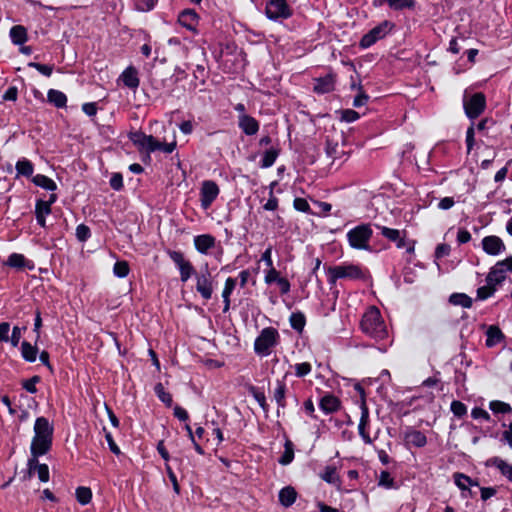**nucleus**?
Segmentation results:
<instances>
[{
    "label": "nucleus",
    "mask_w": 512,
    "mask_h": 512,
    "mask_svg": "<svg viewBox=\"0 0 512 512\" xmlns=\"http://www.w3.org/2000/svg\"><path fill=\"white\" fill-rule=\"evenodd\" d=\"M35 435L31 443V455L42 456L51 449L53 426L45 417H38L34 424Z\"/></svg>",
    "instance_id": "nucleus-1"
},
{
    "label": "nucleus",
    "mask_w": 512,
    "mask_h": 512,
    "mask_svg": "<svg viewBox=\"0 0 512 512\" xmlns=\"http://www.w3.org/2000/svg\"><path fill=\"white\" fill-rule=\"evenodd\" d=\"M360 327L363 333L375 340H383L387 337L388 331L380 310L371 306L362 316Z\"/></svg>",
    "instance_id": "nucleus-2"
},
{
    "label": "nucleus",
    "mask_w": 512,
    "mask_h": 512,
    "mask_svg": "<svg viewBox=\"0 0 512 512\" xmlns=\"http://www.w3.org/2000/svg\"><path fill=\"white\" fill-rule=\"evenodd\" d=\"M327 281L330 286L336 285L339 279L365 280L368 270L359 264L342 263L335 266L325 267Z\"/></svg>",
    "instance_id": "nucleus-3"
},
{
    "label": "nucleus",
    "mask_w": 512,
    "mask_h": 512,
    "mask_svg": "<svg viewBox=\"0 0 512 512\" xmlns=\"http://www.w3.org/2000/svg\"><path fill=\"white\" fill-rule=\"evenodd\" d=\"M373 235L371 225L362 223L350 229L347 234L349 245L357 250H370L369 241Z\"/></svg>",
    "instance_id": "nucleus-4"
},
{
    "label": "nucleus",
    "mask_w": 512,
    "mask_h": 512,
    "mask_svg": "<svg viewBox=\"0 0 512 512\" xmlns=\"http://www.w3.org/2000/svg\"><path fill=\"white\" fill-rule=\"evenodd\" d=\"M486 96L483 92H476L468 95L467 92L463 96V109L469 120L474 122L486 109Z\"/></svg>",
    "instance_id": "nucleus-5"
},
{
    "label": "nucleus",
    "mask_w": 512,
    "mask_h": 512,
    "mask_svg": "<svg viewBox=\"0 0 512 512\" xmlns=\"http://www.w3.org/2000/svg\"><path fill=\"white\" fill-rule=\"evenodd\" d=\"M395 28V23L389 20H384L367 33H365L360 41L359 47L361 49H367L373 46L379 40L384 39L391 31Z\"/></svg>",
    "instance_id": "nucleus-6"
},
{
    "label": "nucleus",
    "mask_w": 512,
    "mask_h": 512,
    "mask_svg": "<svg viewBox=\"0 0 512 512\" xmlns=\"http://www.w3.org/2000/svg\"><path fill=\"white\" fill-rule=\"evenodd\" d=\"M264 13L273 21H282L293 15V9L287 0H263Z\"/></svg>",
    "instance_id": "nucleus-7"
},
{
    "label": "nucleus",
    "mask_w": 512,
    "mask_h": 512,
    "mask_svg": "<svg viewBox=\"0 0 512 512\" xmlns=\"http://www.w3.org/2000/svg\"><path fill=\"white\" fill-rule=\"evenodd\" d=\"M279 339L280 335L276 328L270 326L262 329L258 335V355H270L272 349L278 344Z\"/></svg>",
    "instance_id": "nucleus-8"
},
{
    "label": "nucleus",
    "mask_w": 512,
    "mask_h": 512,
    "mask_svg": "<svg viewBox=\"0 0 512 512\" xmlns=\"http://www.w3.org/2000/svg\"><path fill=\"white\" fill-rule=\"evenodd\" d=\"M376 227L381 231L382 236L385 237L386 239H388L390 242L395 243V245L398 249L406 248V251L408 253L414 252L413 245H409L408 247H406L407 243L405 240V236H406L405 230L403 231V236H402L401 231L398 229H393V228H389V227L382 226V225H376Z\"/></svg>",
    "instance_id": "nucleus-9"
},
{
    "label": "nucleus",
    "mask_w": 512,
    "mask_h": 512,
    "mask_svg": "<svg viewBox=\"0 0 512 512\" xmlns=\"http://www.w3.org/2000/svg\"><path fill=\"white\" fill-rule=\"evenodd\" d=\"M197 283L196 290L201 294L205 300H209L213 293L212 277L206 264L204 269L196 275Z\"/></svg>",
    "instance_id": "nucleus-10"
},
{
    "label": "nucleus",
    "mask_w": 512,
    "mask_h": 512,
    "mask_svg": "<svg viewBox=\"0 0 512 512\" xmlns=\"http://www.w3.org/2000/svg\"><path fill=\"white\" fill-rule=\"evenodd\" d=\"M360 421L358 424V433L365 444H371L372 438L368 432L370 427V412L366 400L360 401Z\"/></svg>",
    "instance_id": "nucleus-11"
},
{
    "label": "nucleus",
    "mask_w": 512,
    "mask_h": 512,
    "mask_svg": "<svg viewBox=\"0 0 512 512\" xmlns=\"http://www.w3.org/2000/svg\"><path fill=\"white\" fill-rule=\"evenodd\" d=\"M219 194V187L218 185L211 180H206L202 183L201 190H200V201L201 206L204 209H207L211 206L213 201L217 198Z\"/></svg>",
    "instance_id": "nucleus-12"
},
{
    "label": "nucleus",
    "mask_w": 512,
    "mask_h": 512,
    "mask_svg": "<svg viewBox=\"0 0 512 512\" xmlns=\"http://www.w3.org/2000/svg\"><path fill=\"white\" fill-rule=\"evenodd\" d=\"M481 244L483 251L491 256H497L506 250L505 243L496 235L485 236Z\"/></svg>",
    "instance_id": "nucleus-13"
},
{
    "label": "nucleus",
    "mask_w": 512,
    "mask_h": 512,
    "mask_svg": "<svg viewBox=\"0 0 512 512\" xmlns=\"http://www.w3.org/2000/svg\"><path fill=\"white\" fill-rule=\"evenodd\" d=\"M336 75L332 72L323 77L314 79L313 92L318 95L330 93L335 90Z\"/></svg>",
    "instance_id": "nucleus-14"
},
{
    "label": "nucleus",
    "mask_w": 512,
    "mask_h": 512,
    "mask_svg": "<svg viewBox=\"0 0 512 512\" xmlns=\"http://www.w3.org/2000/svg\"><path fill=\"white\" fill-rule=\"evenodd\" d=\"M403 439L406 445L416 448H422L427 444L426 435L422 431L411 427L405 431Z\"/></svg>",
    "instance_id": "nucleus-15"
},
{
    "label": "nucleus",
    "mask_w": 512,
    "mask_h": 512,
    "mask_svg": "<svg viewBox=\"0 0 512 512\" xmlns=\"http://www.w3.org/2000/svg\"><path fill=\"white\" fill-rule=\"evenodd\" d=\"M319 477L326 483L333 485L338 491H342V479L337 473L335 465H327L323 471L319 473Z\"/></svg>",
    "instance_id": "nucleus-16"
},
{
    "label": "nucleus",
    "mask_w": 512,
    "mask_h": 512,
    "mask_svg": "<svg viewBox=\"0 0 512 512\" xmlns=\"http://www.w3.org/2000/svg\"><path fill=\"white\" fill-rule=\"evenodd\" d=\"M340 407V399L332 393H326L319 401V408L326 415L337 412Z\"/></svg>",
    "instance_id": "nucleus-17"
},
{
    "label": "nucleus",
    "mask_w": 512,
    "mask_h": 512,
    "mask_svg": "<svg viewBox=\"0 0 512 512\" xmlns=\"http://www.w3.org/2000/svg\"><path fill=\"white\" fill-rule=\"evenodd\" d=\"M131 141L139 146L140 148L145 149L148 153L154 152L156 146L155 137L152 135H146L142 132H135L130 136Z\"/></svg>",
    "instance_id": "nucleus-18"
},
{
    "label": "nucleus",
    "mask_w": 512,
    "mask_h": 512,
    "mask_svg": "<svg viewBox=\"0 0 512 512\" xmlns=\"http://www.w3.org/2000/svg\"><path fill=\"white\" fill-rule=\"evenodd\" d=\"M485 465L487 467H496L500 473L512 483V465L507 463L500 457L494 456L489 458Z\"/></svg>",
    "instance_id": "nucleus-19"
},
{
    "label": "nucleus",
    "mask_w": 512,
    "mask_h": 512,
    "mask_svg": "<svg viewBox=\"0 0 512 512\" xmlns=\"http://www.w3.org/2000/svg\"><path fill=\"white\" fill-rule=\"evenodd\" d=\"M280 151L281 149L278 143L275 145H270L269 147L265 148V150L261 153V167H271L275 163L277 157L279 156Z\"/></svg>",
    "instance_id": "nucleus-20"
},
{
    "label": "nucleus",
    "mask_w": 512,
    "mask_h": 512,
    "mask_svg": "<svg viewBox=\"0 0 512 512\" xmlns=\"http://www.w3.org/2000/svg\"><path fill=\"white\" fill-rule=\"evenodd\" d=\"M387 3L389 7L393 10L400 11L404 9H414L416 7V0H374L373 6L378 7L382 5V3Z\"/></svg>",
    "instance_id": "nucleus-21"
},
{
    "label": "nucleus",
    "mask_w": 512,
    "mask_h": 512,
    "mask_svg": "<svg viewBox=\"0 0 512 512\" xmlns=\"http://www.w3.org/2000/svg\"><path fill=\"white\" fill-rule=\"evenodd\" d=\"M505 339L504 333L497 325H491L486 331L485 346L492 348Z\"/></svg>",
    "instance_id": "nucleus-22"
},
{
    "label": "nucleus",
    "mask_w": 512,
    "mask_h": 512,
    "mask_svg": "<svg viewBox=\"0 0 512 512\" xmlns=\"http://www.w3.org/2000/svg\"><path fill=\"white\" fill-rule=\"evenodd\" d=\"M124 85L132 90H136L139 87L140 80L138 78V72L136 68L129 66L126 68L120 76Z\"/></svg>",
    "instance_id": "nucleus-23"
},
{
    "label": "nucleus",
    "mask_w": 512,
    "mask_h": 512,
    "mask_svg": "<svg viewBox=\"0 0 512 512\" xmlns=\"http://www.w3.org/2000/svg\"><path fill=\"white\" fill-rule=\"evenodd\" d=\"M297 491L292 486L283 487L278 494L279 502L282 506L291 507L297 499Z\"/></svg>",
    "instance_id": "nucleus-24"
},
{
    "label": "nucleus",
    "mask_w": 512,
    "mask_h": 512,
    "mask_svg": "<svg viewBox=\"0 0 512 512\" xmlns=\"http://www.w3.org/2000/svg\"><path fill=\"white\" fill-rule=\"evenodd\" d=\"M194 245L198 252L206 254L215 246V238L209 234L199 235L194 238Z\"/></svg>",
    "instance_id": "nucleus-25"
},
{
    "label": "nucleus",
    "mask_w": 512,
    "mask_h": 512,
    "mask_svg": "<svg viewBox=\"0 0 512 512\" xmlns=\"http://www.w3.org/2000/svg\"><path fill=\"white\" fill-rule=\"evenodd\" d=\"M455 485L461 490L466 491L469 486H479L478 480H474L464 473L456 472L453 475Z\"/></svg>",
    "instance_id": "nucleus-26"
},
{
    "label": "nucleus",
    "mask_w": 512,
    "mask_h": 512,
    "mask_svg": "<svg viewBox=\"0 0 512 512\" xmlns=\"http://www.w3.org/2000/svg\"><path fill=\"white\" fill-rule=\"evenodd\" d=\"M178 22L189 30H193L197 24V14L194 10L187 9L179 14Z\"/></svg>",
    "instance_id": "nucleus-27"
},
{
    "label": "nucleus",
    "mask_w": 512,
    "mask_h": 512,
    "mask_svg": "<svg viewBox=\"0 0 512 512\" xmlns=\"http://www.w3.org/2000/svg\"><path fill=\"white\" fill-rule=\"evenodd\" d=\"M505 279H506V273H504L503 270L497 269V267L494 265L493 267L490 268V271L488 272V274L486 276V283L497 288V286L502 284V282Z\"/></svg>",
    "instance_id": "nucleus-28"
},
{
    "label": "nucleus",
    "mask_w": 512,
    "mask_h": 512,
    "mask_svg": "<svg viewBox=\"0 0 512 512\" xmlns=\"http://www.w3.org/2000/svg\"><path fill=\"white\" fill-rule=\"evenodd\" d=\"M10 38L15 45H22L28 40L27 30L22 25H15L10 29Z\"/></svg>",
    "instance_id": "nucleus-29"
},
{
    "label": "nucleus",
    "mask_w": 512,
    "mask_h": 512,
    "mask_svg": "<svg viewBox=\"0 0 512 512\" xmlns=\"http://www.w3.org/2000/svg\"><path fill=\"white\" fill-rule=\"evenodd\" d=\"M449 303L454 306H461L463 308H471L473 305V300L470 296L465 293H452L449 296Z\"/></svg>",
    "instance_id": "nucleus-30"
},
{
    "label": "nucleus",
    "mask_w": 512,
    "mask_h": 512,
    "mask_svg": "<svg viewBox=\"0 0 512 512\" xmlns=\"http://www.w3.org/2000/svg\"><path fill=\"white\" fill-rule=\"evenodd\" d=\"M239 126L247 135L256 133V120L253 117L241 114L239 116Z\"/></svg>",
    "instance_id": "nucleus-31"
},
{
    "label": "nucleus",
    "mask_w": 512,
    "mask_h": 512,
    "mask_svg": "<svg viewBox=\"0 0 512 512\" xmlns=\"http://www.w3.org/2000/svg\"><path fill=\"white\" fill-rule=\"evenodd\" d=\"M236 284H237L236 279H233L231 277L227 278V280L225 282V287L222 292V298H223V302H224V308H223L224 313L227 312L230 308V295H231L232 291L234 290Z\"/></svg>",
    "instance_id": "nucleus-32"
},
{
    "label": "nucleus",
    "mask_w": 512,
    "mask_h": 512,
    "mask_svg": "<svg viewBox=\"0 0 512 512\" xmlns=\"http://www.w3.org/2000/svg\"><path fill=\"white\" fill-rule=\"evenodd\" d=\"M48 101L53 104L57 108H62L66 106L67 97L66 95L55 89H50L47 94Z\"/></svg>",
    "instance_id": "nucleus-33"
},
{
    "label": "nucleus",
    "mask_w": 512,
    "mask_h": 512,
    "mask_svg": "<svg viewBox=\"0 0 512 512\" xmlns=\"http://www.w3.org/2000/svg\"><path fill=\"white\" fill-rule=\"evenodd\" d=\"M290 326L301 333L306 325V317L302 312H294L289 318Z\"/></svg>",
    "instance_id": "nucleus-34"
},
{
    "label": "nucleus",
    "mask_w": 512,
    "mask_h": 512,
    "mask_svg": "<svg viewBox=\"0 0 512 512\" xmlns=\"http://www.w3.org/2000/svg\"><path fill=\"white\" fill-rule=\"evenodd\" d=\"M32 182L35 185L50 191H54L57 188L56 183L52 179L42 174H37L34 176L32 178Z\"/></svg>",
    "instance_id": "nucleus-35"
},
{
    "label": "nucleus",
    "mask_w": 512,
    "mask_h": 512,
    "mask_svg": "<svg viewBox=\"0 0 512 512\" xmlns=\"http://www.w3.org/2000/svg\"><path fill=\"white\" fill-rule=\"evenodd\" d=\"M294 459V445L290 440H287L284 445V452L279 458V463L281 465H288Z\"/></svg>",
    "instance_id": "nucleus-36"
},
{
    "label": "nucleus",
    "mask_w": 512,
    "mask_h": 512,
    "mask_svg": "<svg viewBox=\"0 0 512 512\" xmlns=\"http://www.w3.org/2000/svg\"><path fill=\"white\" fill-rule=\"evenodd\" d=\"M37 347L32 346L29 342L23 341L21 344V352L23 358L28 362H34L37 357Z\"/></svg>",
    "instance_id": "nucleus-37"
},
{
    "label": "nucleus",
    "mask_w": 512,
    "mask_h": 512,
    "mask_svg": "<svg viewBox=\"0 0 512 512\" xmlns=\"http://www.w3.org/2000/svg\"><path fill=\"white\" fill-rule=\"evenodd\" d=\"M489 409L494 414H507L512 411V407L509 403L500 401V400H492L489 402Z\"/></svg>",
    "instance_id": "nucleus-38"
},
{
    "label": "nucleus",
    "mask_w": 512,
    "mask_h": 512,
    "mask_svg": "<svg viewBox=\"0 0 512 512\" xmlns=\"http://www.w3.org/2000/svg\"><path fill=\"white\" fill-rule=\"evenodd\" d=\"M16 170L18 176L22 175L25 177H30L33 174L34 167L31 161L22 159L16 163Z\"/></svg>",
    "instance_id": "nucleus-39"
},
{
    "label": "nucleus",
    "mask_w": 512,
    "mask_h": 512,
    "mask_svg": "<svg viewBox=\"0 0 512 512\" xmlns=\"http://www.w3.org/2000/svg\"><path fill=\"white\" fill-rule=\"evenodd\" d=\"M496 291H497V288L486 283V285L481 286L477 289L476 299L481 300V301L487 300L488 298L492 297Z\"/></svg>",
    "instance_id": "nucleus-40"
},
{
    "label": "nucleus",
    "mask_w": 512,
    "mask_h": 512,
    "mask_svg": "<svg viewBox=\"0 0 512 512\" xmlns=\"http://www.w3.org/2000/svg\"><path fill=\"white\" fill-rule=\"evenodd\" d=\"M378 484L379 486L384 487L386 489L396 488L394 478L386 470L380 472Z\"/></svg>",
    "instance_id": "nucleus-41"
},
{
    "label": "nucleus",
    "mask_w": 512,
    "mask_h": 512,
    "mask_svg": "<svg viewBox=\"0 0 512 512\" xmlns=\"http://www.w3.org/2000/svg\"><path fill=\"white\" fill-rule=\"evenodd\" d=\"M76 498L80 504H82V505L88 504L92 498L91 489L88 487H84V486L78 487L76 489Z\"/></svg>",
    "instance_id": "nucleus-42"
},
{
    "label": "nucleus",
    "mask_w": 512,
    "mask_h": 512,
    "mask_svg": "<svg viewBox=\"0 0 512 512\" xmlns=\"http://www.w3.org/2000/svg\"><path fill=\"white\" fill-rule=\"evenodd\" d=\"M496 121L492 117H485L481 119L476 125V129L478 132L482 133L484 136H488V131L495 126Z\"/></svg>",
    "instance_id": "nucleus-43"
},
{
    "label": "nucleus",
    "mask_w": 512,
    "mask_h": 512,
    "mask_svg": "<svg viewBox=\"0 0 512 512\" xmlns=\"http://www.w3.org/2000/svg\"><path fill=\"white\" fill-rule=\"evenodd\" d=\"M154 391L158 398L168 407L172 405V396L166 392L162 383H157L154 387Z\"/></svg>",
    "instance_id": "nucleus-44"
},
{
    "label": "nucleus",
    "mask_w": 512,
    "mask_h": 512,
    "mask_svg": "<svg viewBox=\"0 0 512 512\" xmlns=\"http://www.w3.org/2000/svg\"><path fill=\"white\" fill-rule=\"evenodd\" d=\"M450 409L457 418H463L467 414V406L459 400H453Z\"/></svg>",
    "instance_id": "nucleus-45"
},
{
    "label": "nucleus",
    "mask_w": 512,
    "mask_h": 512,
    "mask_svg": "<svg viewBox=\"0 0 512 512\" xmlns=\"http://www.w3.org/2000/svg\"><path fill=\"white\" fill-rule=\"evenodd\" d=\"M281 277L280 272L275 267L264 269V282L267 285L276 283Z\"/></svg>",
    "instance_id": "nucleus-46"
},
{
    "label": "nucleus",
    "mask_w": 512,
    "mask_h": 512,
    "mask_svg": "<svg viewBox=\"0 0 512 512\" xmlns=\"http://www.w3.org/2000/svg\"><path fill=\"white\" fill-rule=\"evenodd\" d=\"M294 371L298 378H303L311 373L312 365L309 362L296 363L294 365Z\"/></svg>",
    "instance_id": "nucleus-47"
},
{
    "label": "nucleus",
    "mask_w": 512,
    "mask_h": 512,
    "mask_svg": "<svg viewBox=\"0 0 512 512\" xmlns=\"http://www.w3.org/2000/svg\"><path fill=\"white\" fill-rule=\"evenodd\" d=\"M293 207L299 212L312 214L311 207L305 198L296 197L293 201Z\"/></svg>",
    "instance_id": "nucleus-48"
},
{
    "label": "nucleus",
    "mask_w": 512,
    "mask_h": 512,
    "mask_svg": "<svg viewBox=\"0 0 512 512\" xmlns=\"http://www.w3.org/2000/svg\"><path fill=\"white\" fill-rule=\"evenodd\" d=\"M113 272L116 276L124 278L129 273V265L126 261H117L114 264Z\"/></svg>",
    "instance_id": "nucleus-49"
},
{
    "label": "nucleus",
    "mask_w": 512,
    "mask_h": 512,
    "mask_svg": "<svg viewBox=\"0 0 512 512\" xmlns=\"http://www.w3.org/2000/svg\"><path fill=\"white\" fill-rule=\"evenodd\" d=\"M25 264V257L22 254L13 253L8 257L7 265L14 268H22Z\"/></svg>",
    "instance_id": "nucleus-50"
},
{
    "label": "nucleus",
    "mask_w": 512,
    "mask_h": 512,
    "mask_svg": "<svg viewBox=\"0 0 512 512\" xmlns=\"http://www.w3.org/2000/svg\"><path fill=\"white\" fill-rule=\"evenodd\" d=\"M158 0H134L135 8L138 11L147 12L153 9Z\"/></svg>",
    "instance_id": "nucleus-51"
},
{
    "label": "nucleus",
    "mask_w": 512,
    "mask_h": 512,
    "mask_svg": "<svg viewBox=\"0 0 512 512\" xmlns=\"http://www.w3.org/2000/svg\"><path fill=\"white\" fill-rule=\"evenodd\" d=\"M286 385L283 382H277V386L274 391V398L278 405L284 406Z\"/></svg>",
    "instance_id": "nucleus-52"
},
{
    "label": "nucleus",
    "mask_w": 512,
    "mask_h": 512,
    "mask_svg": "<svg viewBox=\"0 0 512 512\" xmlns=\"http://www.w3.org/2000/svg\"><path fill=\"white\" fill-rule=\"evenodd\" d=\"M465 142H466V146H467V151L470 152L475 145V124H474V122H472L471 125L467 128Z\"/></svg>",
    "instance_id": "nucleus-53"
},
{
    "label": "nucleus",
    "mask_w": 512,
    "mask_h": 512,
    "mask_svg": "<svg viewBox=\"0 0 512 512\" xmlns=\"http://www.w3.org/2000/svg\"><path fill=\"white\" fill-rule=\"evenodd\" d=\"M277 185V182L274 181L270 184V198L264 204L263 208L265 210L273 211L278 207V199L273 195V187Z\"/></svg>",
    "instance_id": "nucleus-54"
},
{
    "label": "nucleus",
    "mask_w": 512,
    "mask_h": 512,
    "mask_svg": "<svg viewBox=\"0 0 512 512\" xmlns=\"http://www.w3.org/2000/svg\"><path fill=\"white\" fill-rule=\"evenodd\" d=\"M179 271H180V279L182 282H186L192 276V274L195 273L194 267L192 266V264L190 262H187L186 264L181 265V267H179Z\"/></svg>",
    "instance_id": "nucleus-55"
},
{
    "label": "nucleus",
    "mask_w": 512,
    "mask_h": 512,
    "mask_svg": "<svg viewBox=\"0 0 512 512\" xmlns=\"http://www.w3.org/2000/svg\"><path fill=\"white\" fill-rule=\"evenodd\" d=\"M260 262H263L265 265V269H268L270 267H274L273 260H272V245H269L265 251L262 253L261 258L258 259V264Z\"/></svg>",
    "instance_id": "nucleus-56"
},
{
    "label": "nucleus",
    "mask_w": 512,
    "mask_h": 512,
    "mask_svg": "<svg viewBox=\"0 0 512 512\" xmlns=\"http://www.w3.org/2000/svg\"><path fill=\"white\" fill-rule=\"evenodd\" d=\"M360 118V114L353 109L341 110V120L347 123H352Z\"/></svg>",
    "instance_id": "nucleus-57"
},
{
    "label": "nucleus",
    "mask_w": 512,
    "mask_h": 512,
    "mask_svg": "<svg viewBox=\"0 0 512 512\" xmlns=\"http://www.w3.org/2000/svg\"><path fill=\"white\" fill-rule=\"evenodd\" d=\"M28 66L35 68L37 71H39L41 74H43L47 77L51 76V74L53 72V66H51V65L40 64L37 62H30V63H28Z\"/></svg>",
    "instance_id": "nucleus-58"
},
{
    "label": "nucleus",
    "mask_w": 512,
    "mask_h": 512,
    "mask_svg": "<svg viewBox=\"0 0 512 512\" xmlns=\"http://www.w3.org/2000/svg\"><path fill=\"white\" fill-rule=\"evenodd\" d=\"M155 143H156V146H157L155 148V151L160 150V151H163L164 153H167V154L172 153L175 150V148H176V141L175 140H173L170 143H164V142L158 141L155 138Z\"/></svg>",
    "instance_id": "nucleus-59"
},
{
    "label": "nucleus",
    "mask_w": 512,
    "mask_h": 512,
    "mask_svg": "<svg viewBox=\"0 0 512 512\" xmlns=\"http://www.w3.org/2000/svg\"><path fill=\"white\" fill-rule=\"evenodd\" d=\"M451 247L449 244L441 243L436 246L434 256L436 259H442L450 254Z\"/></svg>",
    "instance_id": "nucleus-60"
},
{
    "label": "nucleus",
    "mask_w": 512,
    "mask_h": 512,
    "mask_svg": "<svg viewBox=\"0 0 512 512\" xmlns=\"http://www.w3.org/2000/svg\"><path fill=\"white\" fill-rule=\"evenodd\" d=\"M471 417L473 419H483L484 421H490V414L481 407H474L471 411Z\"/></svg>",
    "instance_id": "nucleus-61"
},
{
    "label": "nucleus",
    "mask_w": 512,
    "mask_h": 512,
    "mask_svg": "<svg viewBox=\"0 0 512 512\" xmlns=\"http://www.w3.org/2000/svg\"><path fill=\"white\" fill-rule=\"evenodd\" d=\"M76 237L79 241L84 242L90 237V229L84 224H80L76 228Z\"/></svg>",
    "instance_id": "nucleus-62"
},
{
    "label": "nucleus",
    "mask_w": 512,
    "mask_h": 512,
    "mask_svg": "<svg viewBox=\"0 0 512 512\" xmlns=\"http://www.w3.org/2000/svg\"><path fill=\"white\" fill-rule=\"evenodd\" d=\"M39 381H40L39 376H33L32 378L25 380L23 382V388L26 391H28L29 393L34 394L37 392L36 383H38Z\"/></svg>",
    "instance_id": "nucleus-63"
},
{
    "label": "nucleus",
    "mask_w": 512,
    "mask_h": 512,
    "mask_svg": "<svg viewBox=\"0 0 512 512\" xmlns=\"http://www.w3.org/2000/svg\"><path fill=\"white\" fill-rule=\"evenodd\" d=\"M495 266L497 267V269L503 270L504 273H506L507 271L512 272V255L505 258L504 260L498 261L495 264Z\"/></svg>",
    "instance_id": "nucleus-64"
}]
</instances>
